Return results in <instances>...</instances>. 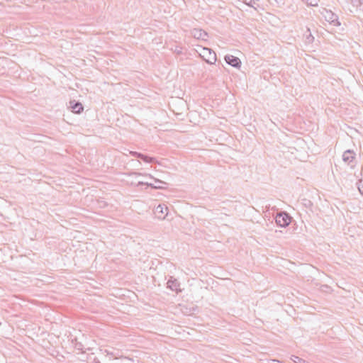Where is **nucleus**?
I'll return each mask as SVG.
<instances>
[{
  "mask_svg": "<svg viewBox=\"0 0 363 363\" xmlns=\"http://www.w3.org/2000/svg\"><path fill=\"white\" fill-rule=\"evenodd\" d=\"M130 176H144V177H147L154 179V181L155 182V184H152V183H149V182H139L137 184V186H140V185H146L147 186H150L152 189H164L166 188L164 186L165 185H167L166 182H164L162 180H160L158 179L154 178L150 174L140 173V172H131L130 174Z\"/></svg>",
  "mask_w": 363,
  "mask_h": 363,
  "instance_id": "1",
  "label": "nucleus"
},
{
  "mask_svg": "<svg viewBox=\"0 0 363 363\" xmlns=\"http://www.w3.org/2000/svg\"><path fill=\"white\" fill-rule=\"evenodd\" d=\"M201 57H202L208 64L213 65L216 62V55L211 49L204 47H201L199 50H197Z\"/></svg>",
  "mask_w": 363,
  "mask_h": 363,
  "instance_id": "2",
  "label": "nucleus"
},
{
  "mask_svg": "<svg viewBox=\"0 0 363 363\" xmlns=\"http://www.w3.org/2000/svg\"><path fill=\"white\" fill-rule=\"evenodd\" d=\"M320 13L325 18V20L330 23V24L335 26L340 25V22L338 21L337 16L333 12H332L330 10L323 9L322 11H320Z\"/></svg>",
  "mask_w": 363,
  "mask_h": 363,
  "instance_id": "3",
  "label": "nucleus"
},
{
  "mask_svg": "<svg viewBox=\"0 0 363 363\" xmlns=\"http://www.w3.org/2000/svg\"><path fill=\"white\" fill-rule=\"evenodd\" d=\"M275 220L280 227H286L291 223V217L286 212H280L277 214Z\"/></svg>",
  "mask_w": 363,
  "mask_h": 363,
  "instance_id": "4",
  "label": "nucleus"
},
{
  "mask_svg": "<svg viewBox=\"0 0 363 363\" xmlns=\"http://www.w3.org/2000/svg\"><path fill=\"white\" fill-rule=\"evenodd\" d=\"M154 213L157 218L163 220L168 214V208L164 204H159L155 208Z\"/></svg>",
  "mask_w": 363,
  "mask_h": 363,
  "instance_id": "5",
  "label": "nucleus"
},
{
  "mask_svg": "<svg viewBox=\"0 0 363 363\" xmlns=\"http://www.w3.org/2000/svg\"><path fill=\"white\" fill-rule=\"evenodd\" d=\"M191 35L193 38L197 40H207L208 37V33L200 28H194L191 30Z\"/></svg>",
  "mask_w": 363,
  "mask_h": 363,
  "instance_id": "6",
  "label": "nucleus"
},
{
  "mask_svg": "<svg viewBox=\"0 0 363 363\" xmlns=\"http://www.w3.org/2000/svg\"><path fill=\"white\" fill-rule=\"evenodd\" d=\"M225 62L233 67H240L241 61L240 60L231 55H227L225 56Z\"/></svg>",
  "mask_w": 363,
  "mask_h": 363,
  "instance_id": "7",
  "label": "nucleus"
},
{
  "mask_svg": "<svg viewBox=\"0 0 363 363\" xmlns=\"http://www.w3.org/2000/svg\"><path fill=\"white\" fill-rule=\"evenodd\" d=\"M355 155H356V154L353 150H345L342 155V160L345 163H347L348 164H351V163L353 162V160L355 158Z\"/></svg>",
  "mask_w": 363,
  "mask_h": 363,
  "instance_id": "8",
  "label": "nucleus"
},
{
  "mask_svg": "<svg viewBox=\"0 0 363 363\" xmlns=\"http://www.w3.org/2000/svg\"><path fill=\"white\" fill-rule=\"evenodd\" d=\"M167 287L172 289V291H181L180 289V283L173 277H171L169 279H168L167 281Z\"/></svg>",
  "mask_w": 363,
  "mask_h": 363,
  "instance_id": "9",
  "label": "nucleus"
},
{
  "mask_svg": "<svg viewBox=\"0 0 363 363\" xmlns=\"http://www.w3.org/2000/svg\"><path fill=\"white\" fill-rule=\"evenodd\" d=\"M71 108L74 113H79L83 111V106L79 102L70 101Z\"/></svg>",
  "mask_w": 363,
  "mask_h": 363,
  "instance_id": "10",
  "label": "nucleus"
},
{
  "mask_svg": "<svg viewBox=\"0 0 363 363\" xmlns=\"http://www.w3.org/2000/svg\"><path fill=\"white\" fill-rule=\"evenodd\" d=\"M140 158L147 163L155 162L156 161V159L155 157H151L143 154H141Z\"/></svg>",
  "mask_w": 363,
  "mask_h": 363,
  "instance_id": "11",
  "label": "nucleus"
},
{
  "mask_svg": "<svg viewBox=\"0 0 363 363\" xmlns=\"http://www.w3.org/2000/svg\"><path fill=\"white\" fill-rule=\"evenodd\" d=\"M259 0H243L244 3L247 5L252 6L253 8H256L255 6H257V1Z\"/></svg>",
  "mask_w": 363,
  "mask_h": 363,
  "instance_id": "12",
  "label": "nucleus"
},
{
  "mask_svg": "<svg viewBox=\"0 0 363 363\" xmlns=\"http://www.w3.org/2000/svg\"><path fill=\"white\" fill-rule=\"evenodd\" d=\"M291 359L295 362V363H308L306 361H305L304 359L300 358L299 357H297V356H295V355H292L291 357Z\"/></svg>",
  "mask_w": 363,
  "mask_h": 363,
  "instance_id": "13",
  "label": "nucleus"
},
{
  "mask_svg": "<svg viewBox=\"0 0 363 363\" xmlns=\"http://www.w3.org/2000/svg\"><path fill=\"white\" fill-rule=\"evenodd\" d=\"M306 2L308 6H316L318 4L319 0H303Z\"/></svg>",
  "mask_w": 363,
  "mask_h": 363,
  "instance_id": "14",
  "label": "nucleus"
},
{
  "mask_svg": "<svg viewBox=\"0 0 363 363\" xmlns=\"http://www.w3.org/2000/svg\"><path fill=\"white\" fill-rule=\"evenodd\" d=\"M357 185L360 194L363 195V178L359 180Z\"/></svg>",
  "mask_w": 363,
  "mask_h": 363,
  "instance_id": "15",
  "label": "nucleus"
},
{
  "mask_svg": "<svg viewBox=\"0 0 363 363\" xmlns=\"http://www.w3.org/2000/svg\"><path fill=\"white\" fill-rule=\"evenodd\" d=\"M275 4L279 8H282L284 5V0H274Z\"/></svg>",
  "mask_w": 363,
  "mask_h": 363,
  "instance_id": "16",
  "label": "nucleus"
},
{
  "mask_svg": "<svg viewBox=\"0 0 363 363\" xmlns=\"http://www.w3.org/2000/svg\"><path fill=\"white\" fill-rule=\"evenodd\" d=\"M306 40L308 43H313L314 40V37L311 35L310 33L308 35H306Z\"/></svg>",
  "mask_w": 363,
  "mask_h": 363,
  "instance_id": "17",
  "label": "nucleus"
},
{
  "mask_svg": "<svg viewBox=\"0 0 363 363\" xmlns=\"http://www.w3.org/2000/svg\"><path fill=\"white\" fill-rule=\"evenodd\" d=\"M130 154L132 156L137 157L140 158L142 153L135 152V151H130Z\"/></svg>",
  "mask_w": 363,
  "mask_h": 363,
  "instance_id": "18",
  "label": "nucleus"
},
{
  "mask_svg": "<svg viewBox=\"0 0 363 363\" xmlns=\"http://www.w3.org/2000/svg\"><path fill=\"white\" fill-rule=\"evenodd\" d=\"M270 363H283V362L279 360L272 359V360H271Z\"/></svg>",
  "mask_w": 363,
  "mask_h": 363,
  "instance_id": "19",
  "label": "nucleus"
}]
</instances>
